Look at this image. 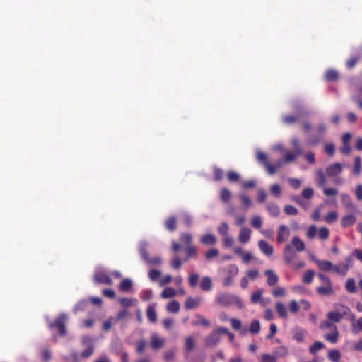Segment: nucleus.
<instances>
[{
    "label": "nucleus",
    "mask_w": 362,
    "mask_h": 362,
    "mask_svg": "<svg viewBox=\"0 0 362 362\" xmlns=\"http://www.w3.org/2000/svg\"><path fill=\"white\" fill-rule=\"evenodd\" d=\"M361 171V159L360 156H356L354 162L353 173L354 175H359Z\"/></svg>",
    "instance_id": "49530a36"
},
{
    "label": "nucleus",
    "mask_w": 362,
    "mask_h": 362,
    "mask_svg": "<svg viewBox=\"0 0 362 362\" xmlns=\"http://www.w3.org/2000/svg\"><path fill=\"white\" fill-rule=\"evenodd\" d=\"M352 331L354 333L362 332V317L358 319L356 324L352 325Z\"/></svg>",
    "instance_id": "774afa93"
},
{
    "label": "nucleus",
    "mask_w": 362,
    "mask_h": 362,
    "mask_svg": "<svg viewBox=\"0 0 362 362\" xmlns=\"http://www.w3.org/2000/svg\"><path fill=\"white\" fill-rule=\"evenodd\" d=\"M267 209L269 214L273 217H277L280 214V209L274 203H268L267 204Z\"/></svg>",
    "instance_id": "a878e982"
},
{
    "label": "nucleus",
    "mask_w": 362,
    "mask_h": 362,
    "mask_svg": "<svg viewBox=\"0 0 362 362\" xmlns=\"http://www.w3.org/2000/svg\"><path fill=\"white\" fill-rule=\"evenodd\" d=\"M290 235V230L286 225H281L277 231L276 241L282 243L286 241Z\"/></svg>",
    "instance_id": "0eeeda50"
},
{
    "label": "nucleus",
    "mask_w": 362,
    "mask_h": 362,
    "mask_svg": "<svg viewBox=\"0 0 362 362\" xmlns=\"http://www.w3.org/2000/svg\"><path fill=\"white\" fill-rule=\"evenodd\" d=\"M146 315L151 322H156L157 321V314L153 305H149L147 308Z\"/></svg>",
    "instance_id": "72a5a7b5"
},
{
    "label": "nucleus",
    "mask_w": 362,
    "mask_h": 362,
    "mask_svg": "<svg viewBox=\"0 0 362 362\" xmlns=\"http://www.w3.org/2000/svg\"><path fill=\"white\" fill-rule=\"evenodd\" d=\"M93 351L94 346L93 344H90L83 351H82L81 356L83 358H87L93 354Z\"/></svg>",
    "instance_id": "0e129e2a"
},
{
    "label": "nucleus",
    "mask_w": 362,
    "mask_h": 362,
    "mask_svg": "<svg viewBox=\"0 0 362 362\" xmlns=\"http://www.w3.org/2000/svg\"><path fill=\"white\" fill-rule=\"evenodd\" d=\"M186 256L184 259L185 262H188L192 258L197 257V248L194 245H189L185 249Z\"/></svg>",
    "instance_id": "bb28decb"
},
{
    "label": "nucleus",
    "mask_w": 362,
    "mask_h": 362,
    "mask_svg": "<svg viewBox=\"0 0 362 362\" xmlns=\"http://www.w3.org/2000/svg\"><path fill=\"white\" fill-rule=\"evenodd\" d=\"M265 276L267 277V283L269 286L276 285L279 281L278 276L271 269H267L264 272Z\"/></svg>",
    "instance_id": "ddd939ff"
},
{
    "label": "nucleus",
    "mask_w": 362,
    "mask_h": 362,
    "mask_svg": "<svg viewBox=\"0 0 362 362\" xmlns=\"http://www.w3.org/2000/svg\"><path fill=\"white\" fill-rule=\"evenodd\" d=\"M258 246L262 252L267 256L272 255L274 252L273 247L263 240L258 242Z\"/></svg>",
    "instance_id": "dca6fc26"
},
{
    "label": "nucleus",
    "mask_w": 362,
    "mask_h": 362,
    "mask_svg": "<svg viewBox=\"0 0 362 362\" xmlns=\"http://www.w3.org/2000/svg\"><path fill=\"white\" fill-rule=\"evenodd\" d=\"M200 288L204 291H209L212 288V281L210 277L204 276L200 282Z\"/></svg>",
    "instance_id": "412c9836"
},
{
    "label": "nucleus",
    "mask_w": 362,
    "mask_h": 362,
    "mask_svg": "<svg viewBox=\"0 0 362 362\" xmlns=\"http://www.w3.org/2000/svg\"><path fill=\"white\" fill-rule=\"evenodd\" d=\"M177 292L175 288H166L161 293L160 296L163 298H170L175 296Z\"/></svg>",
    "instance_id": "a18cd8bd"
},
{
    "label": "nucleus",
    "mask_w": 362,
    "mask_h": 362,
    "mask_svg": "<svg viewBox=\"0 0 362 362\" xmlns=\"http://www.w3.org/2000/svg\"><path fill=\"white\" fill-rule=\"evenodd\" d=\"M324 338L332 344L337 343L339 339V332L337 329L333 330L332 334H325L324 335Z\"/></svg>",
    "instance_id": "ea45409f"
},
{
    "label": "nucleus",
    "mask_w": 362,
    "mask_h": 362,
    "mask_svg": "<svg viewBox=\"0 0 362 362\" xmlns=\"http://www.w3.org/2000/svg\"><path fill=\"white\" fill-rule=\"evenodd\" d=\"M349 312V308L344 305H339L337 310L329 312L327 314V318L334 322H339Z\"/></svg>",
    "instance_id": "20e7f679"
},
{
    "label": "nucleus",
    "mask_w": 362,
    "mask_h": 362,
    "mask_svg": "<svg viewBox=\"0 0 362 362\" xmlns=\"http://www.w3.org/2000/svg\"><path fill=\"white\" fill-rule=\"evenodd\" d=\"M325 345L321 341H315L312 346L309 348V351L310 354H314L319 350L323 349Z\"/></svg>",
    "instance_id": "3c124183"
},
{
    "label": "nucleus",
    "mask_w": 362,
    "mask_h": 362,
    "mask_svg": "<svg viewBox=\"0 0 362 362\" xmlns=\"http://www.w3.org/2000/svg\"><path fill=\"white\" fill-rule=\"evenodd\" d=\"M298 152H293L292 151H288L286 152L284 156V161L286 163H289L296 160L297 156H298Z\"/></svg>",
    "instance_id": "603ef678"
},
{
    "label": "nucleus",
    "mask_w": 362,
    "mask_h": 362,
    "mask_svg": "<svg viewBox=\"0 0 362 362\" xmlns=\"http://www.w3.org/2000/svg\"><path fill=\"white\" fill-rule=\"evenodd\" d=\"M317 131L318 132V133L320 134V137L319 138H313V139H311L310 141V143L311 144H317L320 141L322 135L326 132V126H325V124H320L319 125V127H317Z\"/></svg>",
    "instance_id": "c9c22d12"
},
{
    "label": "nucleus",
    "mask_w": 362,
    "mask_h": 362,
    "mask_svg": "<svg viewBox=\"0 0 362 362\" xmlns=\"http://www.w3.org/2000/svg\"><path fill=\"white\" fill-rule=\"evenodd\" d=\"M132 288V281L129 279H124L119 285V289L121 292H128Z\"/></svg>",
    "instance_id": "b1692460"
},
{
    "label": "nucleus",
    "mask_w": 362,
    "mask_h": 362,
    "mask_svg": "<svg viewBox=\"0 0 362 362\" xmlns=\"http://www.w3.org/2000/svg\"><path fill=\"white\" fill-rule=\"evenodd\" d=\"M341 357V352L337 349H332L328 352L327 358L332 362H338Z\"/></svg>",
    "instance_id": "7c9ffc66"
},
{
    "label": "nucleus",
    "mask_w": 362,
    "mask_h": 362,
    "mask_svg": "<svg viewBox=\"0 0 362 362\" xmlns=\"http://www.w3.org/2000/svg\"><path fill=\"white\" fill-rule=\"evenodd\" d=\"M176 222H177L176 217L174 216H172L165 220V226L168 230L173 232L176 229V227H177Z\"/></svg>",
    "instance_id": "cd10ccee"
},
{
    "label": "nucleus",
    "mask_w": 362,
    "mask_h": 362,
    "mask_svg": "<svg viewBox=\"0 0 362 362\" xmlns=\"http://www.w3.org/2000/svg\"><path fill=\"white\" fill-rule=\"evenodd\" d=\"M318 269L321 271L327 272L332 270L333 264L328 260H315Z\"/></svg>",
    "instance_id": "4468645a"
},
{
    "label": "nucleus",
    "mask_w": 362,
    "mask_h": 362,
    "mask_svg": "<svg viewBox=\"0 0 362 362\" xmlns=\"http://www.w3.org/2000/svg\"><path fill=\"white\" fill-rule=\"evenodd\" d=\"M223 177V170L218 167H214V178L216 181H220Z\"/></svg>",
    "instance_id": "680f3d73"
},
{
    "label": "nucleus",
    "mask_w": 362,
    "mask_h": 362,
    "mask_svg": "<svg viewBox=\"0 0 362 362\" xmlns=\"http://www.w3.org/2000/svg\"><path fill=\"white\" fill-rule=\"evenodd\" d=\"M251 230L248 228H243L239 233L238 240L243 243L245 244L249 242L251 235Z\"/></svg>",
    "instance_id": "2eb2a0df"
},
{
    "label": "nucleus",
    "mask_w": 362,
    "mask_h": 362,
    "mask_svg": "<svg viewBox=\"0 0 362 362\" xmlns=\"http://www.w3.org/2000/svg\"><path fill=\"white\" fill-rule=\"evenodd\" d=\"M147 346V341L145 339H140L135 343L136 352L141 354Z\"/></svg>",
    "instance_id": "79ce46f5"
},
{
    "label": "nucleus",
    "mask_w": 362,
    "mask_h": 362,
    "mask_svg": "<svg viewBox=\"0 0 362 362\" xmlns=\"http://www.w3.org/2000/svg\"><path fill=\"white\" fill-rule=\"evenodd\" d=\"M201 304V298L199 297L193 298L188 297L185 303V308L187 310H191L199 307Z\"/></svg>",
    "instance_id": "f8f14e48"
},
{
    "label": "nucleus",
    "mask_w": 362,
    "mask_h": 362,
    "mask_svg": "<svg viewBox=\"0 0 362 362\" xmlns=\"http://www.w3.org/2000/svg\"><path fill=\"white\" fill-rule=\"evenodd\" d=\"M66 320L67 316L64 313H62L54 322L49 324V327L50 329H57L59 335L64 336L66 334Z\"/></svg>",
    "instance_id": "f03ea898"
},
{
    "label": "nucleus",
    "mask_w": 362,
    "mask_h": 362,
    "mask_svg": "<svg viewBox=\"0 0 362 362\" xmlns=\"http://www.w3.org/2000/svg\"><path fill=\"white\" fill-rule=\"evenodd\" d=\"M298 115H284L282 117V121L284 123L287 124H292L298 121Z\"/></svg>",
    "instance_id": "864d4df0"
},
{
    "label": "nucleus",
    "mask_w": 362,
    "mask_h": 362,
    "mask_svg": "<svg viewBox=\"0 0 362 362\" xmlns=\"http://www.w3.org/2000/svg\"><path fill=\"white\" fill-rule=\"evenodd\" d=\"M306 331L303 329H297L293 332V339L298 342H303L305 339Z\"/></svg>",
    "instance_id": "2f4dec72"
},
{
    "label": "nucleus",
    "mask_w": 362,
    "mask_h": 362,
    "mask_svg": "<svg viewBox=\"0 0 362 362\" xmlns=\"http://www.w3.org/2000/svg\"><path fill=\"white\" fill-rule=\"evenodd\" d=\"M291 244L298 252H302L305 249L304 243L298 236L292 238Z\"/></svg>",
    "instance_id": "5701e85b"
},
{
    "label": "nucleus",
    "mask_w": 362,
    "mask_h": 362,
    "mask_svg": "<svg viewBox=\"0 0 362 362\" xmlns=\"http://www.w3.org/2000/svg\"><path fill=\"white\" fill-rule=\"evenodd\" d=\"M342 171V165L339 163H335L326 168V173L329 177H333L340 174Z\"/></svg>",
    "instance_id": "9b49d317"
},
{
    "label": "nucleus",
    "mask_w": 362,
    "mask_h": 362,
    "mask_svg": "<svg viewBox=\"0 0 362 362\" xmlns=\"http://www.w3.org/2000/svg\"><path fill=\"white\" fill-rule=\"evenodd\" d=\"M93 279L94 281L98 284L112 285L113 283L109 275L103 271H96Z\"/></svg>",
    "instance_id": "39448f33"
},
{
    "label": "nucleus",
    "mask_w": 362,
    "mask_h": 362,
    "mask_svg": "<svg viewBox=\"0 0 362 362\" xmlns=\"http://www.w3.org/2000/svg\"><path fill=\"white\" fill-rule=\"evenodd\" d=\"M351 261V258L350 257H347L346 259V263L345 264H339L337 265H333L332 270L334 273L345 276L347 273V272L349 269V264Z\"/></svg>",
    "instance_id": "423d86ee"
},
{
    "label": "nucleus",
    "mask_w": 362,
    "mask_h": 362,
    "mask_svg": "<svg viewBox=\"0 0 362 362\" xmlns=\"http://www.w3.org/2000/svg\"><path fill=\"white\" fill-rule=\"evenodd\" d=\"M316 292L320 296H331L334 294V290L332 281L323 284L322 286L316 288Z\"/></svg>",
    "instance_id": "6e6552de"
},
{
    "label": "nucleus",
    "mask_w": 362,
    "mask_h": 362,
    "mask_svg": "<svg viewBox=\"0 0 362 362\" xmlns=\"http://www.w3.org/2000/svg\"><path fill=\"white\" fill-rule=\"evenodd\" d=\"M259 330H260L259 322L256 320H253L250 325L249 332L251 334H256L259 332Z\"/></svg>",
    "instance_id": "de8ad7c7"
},
{
    "label": "nucleus",
    "mask_w": 362,
    "mask_h": 362,
    "mask_svg": "<svg viewBox=\"0 0 362 362\" xmlns=\"http://www.w3.org/2000/svg\"><path fill=\"white\" fill-rule=\"evenodd\" d=\"M136 300L128 298H122L118 299V302L119 304L124 308H128L134 305Z\"/></svg>",
    "instance_id": "c03bdc74"
},
{
    "label": "nucleus",
    "mask_w": 362,
    "mask_h": 362,
    "mask_svg": "<svg viewBox=\"0 0 362 362\" xmlns=\"http://www.w3.org/2000/svg\"><path fill=\"white\" fill-rule=\"evenodd\" d=\"M216 300L217 303L221 306L226 307L235 305L239 308H244V303H243L241 299L234 294H220L216 297Z\"/></svg>",
    "instance_id": "f257e3e1"
},
{
    "label": "nucleus",
    "mask_w": 362,
    "mask_h": 362,
    "mask_svg": "<svg viewBox=\"0 0 362 362\" xmlns=\"http://www.w3.org/2000/svg\"><path fill=\"white\" fill-rule=\"evenodd\" d=\"M316 182L317 186L320 187H322L325 185L326 177L322 169H318L316 170Z\"/></svg>",
    "instance_id": "393cba45"
},
{
    "label": "nucleus",
    "mask_w": 362,
    "mask_h": 362,
    "mask_svg": "<svg viewBox=\"0 0 362 362\" xmlns=\"http://www.w3.org/2000/svg\"><path fill=\"white\" fill-rule=\"evenodd\" d=\"M277 357L269 354H264L261 356V362H276Z\"/></svg>",
    "instance_id": "69168bd1"
},
{
    "label": "nucleus",
    "mask_w": 362,
    "mask_h": 362,
    "mask_svg": "<svg viewBox=\"0 0 362 362\" xmlns=\"http://www.w3.org/2000/svg\"><path fill=\"white\" fill-rule=\"evenodd\" d=\"M227 178L230 182H237L240 179V175L236 172L229 171L227 174Z\"/></svg>",
    "instance_id": "338daca9"
},
{
    "label": "nucleus",
    "mask_w": 362,
    "mask_h": 362,
    "mask_svg": "<svg viewBox=\"0 0 362 362\" xmlns=\"http://www.w3.org/2000/svg\"><path fill=\"white\" fill-rule=\"evenodd\" d=\"M164 340L156 334H153L151 337V346L154 350H158L163 347Z\"/></svg>",
    "instance_id": "a211bd4d"
},
{
    "label": "nucleus",
    "mask_w": 362,
    "mask_h": 362,
    "mask_svg": "<svg viewBox=\"0 0 362 362\" xmlns=\"http://www.w3.org/2000/svg\"><path fill=\"white\" fill-rule=\"evenodd\" d=\"M41 358L44 361L48 362L52 358V354L48 348L43 347L41 351Z\"/></svg>",
    "instance_id": "4d7b16f0"
},
{
    "label": "nucleus",
    "mask_w": 362,
    "mask_h": 362,
    "mask_svg": "<svg viewBox=\"0 0 362 362\" xmlns=\"http://www.w3.org/2000/svg\"><path fill=\"white\" fill-rule=\"evenodd\" d=\"M199 275L197 273H191L188 277V283L190 287L194 288L197 285Z\"/></svg>",
    "instance_id": "8fccbe9b"
},
{
    "label": "nucleus",
    "mask_w": 362,
    "mask_h": 362,
    "mask_svg": "<svg viewBox=\"0 0 362 362\" xmlns=\"http://www.w3.org/2000/svg\"><path fill=\"white\" fill-rule=\"evenodd\" d=\"M356 222V218L353 214H348L342 217L341 220V226L345 228L354 225Z\"/></svg>",
    "instance_id": "f3484780"
},
{
    "label": "nucleus",
    "mask_w": 362,
    "mask_h": 362,
    "mask_svg": "<svg viewBox=\"0 0 362 362\" xmlns=\"http://www.w3.org/2000/svg\"><path fill=\"white\" fill-rule=\"evenodd\" d=\"M345 288H346V290L349 293H356V286L355 280L352 278L348 279L346 282V284H345Z\"/></svg>",
    "instance_id": "a19ab883"
},
{
    "label": "nucleus",
    "mask_w": 362,
    "mask_h": 362,
    "mask_svg": "<svg viewBox=\"0 0 362 362\" xmlns=\"http://www.w3.org/2000/svg\"><path fill=\"white\" fill-rule=\"evenodd\" d=\"M180 303L176 300L170 301L166 307V310L172 313H177L180 310Z\"/></svg>",
    "instance_id": "c756f323"
},
{
    "label": "nucleus",
    "mask_w": 362,
    "mask_h": 362,
    "mask_svg": "<svg viewBox=\"0 0 362 362\" xmlns=\"http://www.w3.org/2000/svg\"><path fill=\"white\" fill-rule=\"evenodd\" d=\"M219 254L218 250L216 248H212L209 250L206 255L205 258L206 260H211L214 259V257H216Z\"/></svg>",
    "instance_id": "13d9d810"
},
{
    "label": "nucleus",
    "mask_w": 362,
    "mask_h": 362,
    "mask_svg": "<svg viewBox=\"0 0 362 362\" xmlns=\"http://www.w3.org/2000/svg\"><path fill=\"white\" fill-rule=\"evenodd\" d=\"M325 78L328 81H335L339 78V74L335 69H329L325 72Z\"/></svg>",
    "instance_id": "4be33fe9"
},
{
    "label": "nucleus",
    "mask_w": 362,
    "mask_h": 362,
    "mask_svg": "<svg viewBox=\"0 0 362 362\" xmlns=\"http://www.w3.org/2000/svg\"><path fill=\"white\" fill-rule=\"evenodd\" d=\"M296 254L293 251L292 247L290 245H286L283 252L284 260L289 264H293V259L296 258Z\"/></svg>",
    "instance_id": "1a4fd4ad"
},
{
    "label": "nucleus",
    "mask_w": 362,
    "mask_h": 362,
    "mask_svg": "<svg viewBox=\"0 0 362 362\" xmlns=\"http://www.w3.org/2000/svg\"><path fill=\"white\" fill-rule=\"evenodd\" d=\"M180 240L182 244L186 245L187 247L189 245H192V235L190 233H181L180 236Z\"/></svg>",
    "instance_id": "4c0bfd02"
},
{
    "label": "nucleus",
    "mask_w": 362,
    "mask_h": 362,
    "mask_svg": "<svg viewBox=\"0 0 362 362\" xmlns=\"http://www.w3.org/2000/svg\"><path fill=\"white\" fill-rule=\"evenodd\" d=\"M337 217L338 215L336 211H330L326 215L325 220L327 223L330 224L335 222L337 219Z\"/></svg>",
    "instance_id": "5fc2aeb1"
},
{
    "label": "nucleus",
    "mask_w": 362,
    "mask_h": 362,
    "mask_svg": "<svg viewBox=\"0 0 362 362\" xmlns=\"http://www.w3.org/2000/svg\"><path fill=\"white\" fill-rule=\"evenodd\" d=\"M196 317L198 318V320L193 321L192 322V325L194 327L199 326V325H202L204 327H209L210 325V322L208 320L202 317L199 314H197Z\"/></svg>",
    "instance_id": "58836bf2"
},
{
    "label": "nucleus",
    "mask_w": 362,
    "mask_h": 362,
    "mask_svg": "<svg viewBox=\"0 0 362 362\" xmlns=\"http://www.w3.org/2000/svg\"><path fill=\"white\" fill-rule=\"evenodd\" d=\"M315 272L311 269H308L305 272L302 277V281L305 284H310L313 282L315 276Z\"/></svg>",
    "instance_id": "473e14b6"
},
{
    "label": "nucleus",
    "mask_w": 362,
    "mask_h": 362,
    "mask_svg": "<svg viewBox=\"0 0 362 362\" xmlns=\"http://www.w3.org/2000/svg\"><path fill=\"white\" fill-rule=\"evenodd\" d=\"M170 266L172 268L175 269H179L182 267V260L180 257L175 256L173 258L170 262Z\"/></svg>",
    "instance_id": "bf43d9fd"
},
{
    "label": "nucleus",
    "mask_w": 362,
    "mask_h": 362,
    "mask_svg": "<svg viewBox=\"0 0 362 362\" xmlns=\"http://www.w3.org/2000/svg\"><path fill=\"white\" fill-rule=\"evenodd\" d=\"M275 310L280 317L284 319H286L288 317V313L286 308L282 303H276L275 304Z\"/></svg>",
    "instance_id": "aec40b11"
},
{
    "label": "nucleus",
    "mask_w": 362,
    "mask_h": 362,
    "mask_svg": "<svg viewBox=\"0 0 362 362\" xmlns=\"http://www.w3.org/2000/svg\"><path fill=\"white\" fill-rule=\"evenodd\" d=\"M320 328L321 329H329L332 331L337 329V326L330 321H323L320 323Z\"/></svg>",
    "instance_id": "052dcab7"
},
{
    "label": "nucleus",
    "mask_w": 362,
    "mask_h": 362,
    "mask_svg": "<svg viewBox=\"0 0 362 362\" xmlns=\"http://www.w3.org/2000/svg\"><path fill=\"white\" fill-rule=\"evenodd\" d=\"M341 200L343 206L347 209H354V204L351 197L347 194H341Z\"/></svg>",
    "instance_id": "c85d7f7f"
},
{
    "label": "nucleus",
    "mask_w": 362,
    "mask_h": 362,
    "mask_svg": "<svg viewBox=\"0 0 362 362\" xmlns=\"http://www.w3.org/2000/svg\"><path fill=\"white\" fill-rule=\"evenodd\" d=\"M262 291L257 290L253 292L250 296V300L253 304L262 303Z\"/></svg>",
    "instance_id": "f704fd0d"
},
{
    "label": "nucleus",
    "mask_w": 362,
    "mask_h": 362,
    "mask_svg": "<svg viewBox=\"0 0 362 362\" xmlns=\"http://www.w3.org/2000/svg\"><path fill=\"white\" fill-rule=\"evenodd\" d=\"M220 198L222 202H228L231 198L230 190L226 188H223L220 192Z\"/></svg>",
    "instance_id": "09e8293b"
},
{
    "label": "nucleus",
    "mask_w": 362,
    "mask_h": 362,
    "mask_svg": "<svg viewBox=\"0 0 362 362\" xmlns=\"http://www.w3.org/2000/svg\"><path fill=\"white\" fill-rule=\"evenodd\" d=\"M139 254L141 259L148 265H159L162 262L161 257L156 256L150 257L146 250V245L145 243H141L139 246Z\"/></svg>",
    "instance_id": "7ed1b4c3"
},
{
    "label": "nucleus",
    "mask_w": 362,
    "mask_h": 362,
    "mask_svg": "<svg viewBox=\"0 0 362 362\" xmlns=\"http://www.w3.org/2000/svg\"><path fill=\"white\" fill-rule=\"evenodd\" d=\"M218 233L222 236H226L228 232V225L226 222H223L218 228Z\"/></svg>",
    "instance_id": "e2e57ef3"
},
{
    "label": "nucleus",
    "mask_w": 362,
    "mask_h": 362,
    "mask_svg": "<svg viewBox=\"0 0 362 362\" xmlns=\"http://www.w3.org/2000/svg\"><path fill=\"white\" fill-rule=\"evenodd\" d=\"M361 57L359 55H356L349 59L346 62V66L348 69H352L358 62L360 61Z\"/></svg>",
    "instance_id": "37998d69"
},
{
    "label": "nucleus",
    "mask_w": 362,
    "mask_h": 362,
    "mask_svg": "<svg viewBox=\"0 0 362 362\" xmlns=\"http://www.w3.org/2000/svg\"><path fill=\"white\" fill-rule=\"evenodd\" d=\"M220 341V337L217 332L214 331L208 335L205 340L204 344L208 347L215 346Z\"/></svg>",
    "instance_id": "9d476101"
},
{
    "label": "nucleus",
    "mask_w": 362,
    "mask_h": 362,
    "mask_svg": "<svg viewBox=\"0 0 362 362\" xmlns=\"http://www.w3.org/2000/svg\"><path fill=\"white\" fill-rule=\"evenodd\" d=\"M195 347L194 341L192 336L185 338V349L187 353L192 351Z\"/></svg>",
    "instance_id": "e433bc0d"
},
{
    "label": "nucleus",
    "mask_w": 362,
    "mask_h": 362,
    "mask_svg": "<svg viewBox=\"0 0 362 362\" xmlns=\"http://www.w3.org/2000/svg\"><path fill=\"white\" fill-rule=\"evenodd\" d=\"M200 242L204 245H214L216 243L217 239L215 235L208 233L201 237Z\"/></svg>",
    "instance_id": "6ab92c4d"
},
{
    "label": "nucleus",
    "mask_w": 362,
    "mask_h": 362,
    "mask_svg": "<svg viewBox=\"0 0 362 362\" xmlns=\"http://www.w3.org/2000/svg\"><path fill=\"white\" fill-rule=\"evenodd\" d=\"M256 158L258 162L261 163L264 166L267 163H269L267 160V156L266 153L262 151H257L256 154Z\"/></svg>",
    "instance_id": "6e6d98bb"
}]
</instances>
